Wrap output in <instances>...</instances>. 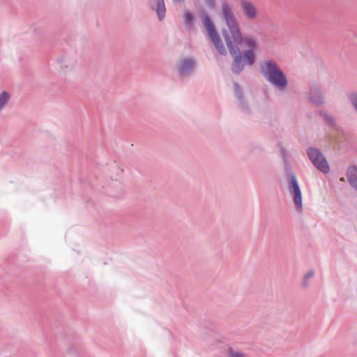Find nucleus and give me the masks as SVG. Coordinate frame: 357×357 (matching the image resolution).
Returning a JSON list of instances; mask_svg holds the SVG:
<instances>
[{"label": "nucleus", "mask_w": 357, "mask_h": 357, "mask_svg": "<svg viewBox=\"0 0 357 357\" xmlns=\"http://www.w3.org/2000/svg\"><path fill=\"white\" fill-rule=\"evenodd\" d=\"M184 17H185V24H191V22H192V21L193 20V16L192 15V14L188 13V12H186V13H185Z\"/></svg>", "instance_id": "obj_12"}, {"label": "nucleus", "mask_w": 357, "mask_h": 357, "mask_svg": "<svg viewBox=\"0 0 357 357\" xmlns=\"http://www.w3.org/2000/svg\"><path fill=\"white\" fill-rule=\"evenodd\" d=\"M9 98H10L9 94L6 91H3L0 94V109H1L3 108V107L4 106L6 102L8 101Z\"/></svg>", "instance_id": "obj_10"}, {"label": "nucleus", "mask_w": 357, "mask_h": 357, "mask_svg": "<svg viewBox=\"0 0 357 357\" xmlns=\"http://www.w3.org/2000/svg\"><path fill=\"white\" fill-rule=\"evenodd\" d=\"M194 66L193 61L191 59H185L182 61L180 70L182 73H184L190 70Z\"/></svg>", "instance_id": "obj_9"}, {"label": "nucleus", "mask_w": 357, "mask_h": 357, "mask_svg": "<svg viewBox=\"0 0 357 357\" xmlns=\"http://www.w3.org/2000/svg\"><path fill=\"white\" fill-rule=\"evenodd\" d=\"M347 178L351 185L357 190V168L350 167L348 169Z\"/></svg>", "instance_id": "obj_7"}, {"label": "nucleus", "mask_w": 357, "mask_h": 357, "mask_svg": "<svg viewBox=\"0 0 357 357\" xmlns=\"http://www.w3.org/2000/svg\"><path fill=\"white\" fill-rule=\"evenodd\" d=\"M157 8L156 12L160 20H162L164 18L165 13V7L164 3V0H157Z\"/></svg>", "instance_id": "obj_8"}, {"label": "nucleus", "mask_w": 357, "mask_h": 357, "mask_svg": "<svg viewBox=\"0 0 357 357\" xmlns=\"http://www.w3.org/2000/svg\"><path fill=\"white\" fill-rule=\"evenodd\" d=\"M308 155L314 165L321 172L327 173L329 171V165L324 155L315 149H308Z\"/></svg>", "instance_id": "obj_4"}, {"label": "nucleus", "mask_w": 357, "mask_h": 357, "mask_svg": "<svg viewBox=\"0 0 357 357\" xmlns=\"http://www.w3.org/2000/svg\"><path fill=\"white\" fill-rule=\"evenodd\" d=\"M204 1H205V3L211 8H213L215 6L214 0H204Z\"/></svg>", "instance_id": "obj_13"}, {"label": "nucleus", "mask_w": 357, "mask_h": 357, "mask_svg": "<svg viewBox=\"0 0 357 357\" xmlns=\"http://www.w3.org/2000/svg\"><path fill=\"white\" fill-rule=\"evenodd\" d=\"M314 275L313 271H310L305 275V280H307L308 278L312 277Z\"/></svg>", "instance_id": "obj_15"}, {"label": "nucleus", "mask_w": 357, "mask_h": 357, "mask_svg": "<svg viewBox=\"0 0 357 357\" xmlns=\"http://www.w3.org/2000/svg\"><path fill=\"white\" fill-rule=\"evenodd\" d=\"M240 6L246 19L252 20L257 17L258 9L253 2L250 0H240Z\"/></svg>", "instance_id": "obj_5"}, {"label": "nucleus", "mask_w": 357, "mask_h": 357, "mask_svg": "<svg viewBox=\"0 0 357 357\" xmlns=\"http://www.w3.org/2000/svg\"><path fill=\"white\" fill-rule=\"evenodd\" d=\"M326 120L327 121V122L331 124V125H333V120L331 117L330 116H326Z\"/></svg>", "instance_id": "obj_16"}, {"label": "nucleus", "mask_w": 357, "mask_h": 357, "mask_svg": "<svg viewBox=\"0 0 357 357\" xmlns=\"http://www.w3.org/2000/svg\"><path fill=\"white\" fill-rule=\"evenodd\" d=\"M221 11L228 27V29H223L222 33L234 59L231 70L234 73H238L245 65L252 66L254 63L257 43L254 36H242L232 8L228 3H222Z\"/></svg>", "instance_id": "obj_1"}, {"label": "nucleus", "mask_w": 357, "mask_h": 357, "mask_svg": "<svg viewBox=\"0 0 357 357\" xmlns=\"http://www.w3.org/2000/svg\"><path fill=\"white\" fill-rule=\"evenodd\" d=\"M340 180L342 181H344V178H342Z\"/></svg>", "instance_id": "obj_17"}, {"label": "nucleus", "mask_w": 357, "mask_h": 357, "mask_svg": "<svg viewBox=\"0 0 357 357\" xmlns=\"http://www.w3.org/2000/svg\"><path fill=\"white\" fill-rule=\"evenodd\" d=\"M264 77L275 86L284 89L287 85V79L283 72L272 61H266L260 66Z\"/></svg>", "instance_id": "obj_2"}, {"label": "nucleus", "mask_w": 357, "mask_h": 357, "mask_svg": "<svg viewBox=\"0 0 357 357\" xmlns=\"http://www.w3.org/2000/svg\"><path fill=\"white\" fill-rule=\"evenodd\" d=\"M204 24L217 51L221 54H225L226 53L225 46L212 21L206 15H204Z\"/></svg>", "instance_id": "obj_3"}, {"label": "nucleus", "mask_w": 357, "mask_h": 357, "mask_svg": "<svg viewBox=\"0 0 357 357\" xmlns=\"http://www.w3.org/2000/svg\"><path fill=\"white\" fill-rule=\"evenodd\" d=\"M230 357H245V356L242 353H231Z\"/></svg>", "instance_id": "obj_14"}, {"label": "nucleus", "mask_w": 357, "mask_h": 357, "mask_svg": "<svg viewBox=\"0 0 357 357\" xmlns=\"http://www.w3.org/2000/svg\"><path fill=\"white\" fill-rule=\"evenodd\" d=\"M290 192L293 195L295 206L298 209H301L302 194L295 176H292L291 178Z\"/></svg>", "instance_id": "obj_6"}, {"label": "nucleus", "mask_w": 357, "mask_h": 357, "mask_svg": "<svg viewBox=\"0 0 357 357\" xmlns=\"http://www.w3.org/2000/svg\"><path fill=\"white\" fill-rule=\"evenodd\" d=\"M312 102L315 104H321L323 102V99L319 91H315L314 96L311 98Z\"/></svg>", "instance_id": "obj_11"}]
</instances>
